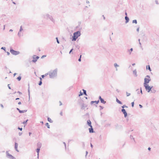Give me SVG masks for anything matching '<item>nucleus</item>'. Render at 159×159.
<instances>
[{
	"mask_svg": "<svg viewBox=\"0 0 159 159\" xmlns=\"http://www.w3.org/2000/svg\"><path fill=\"white\" fill-rule=\"evenodd\" d=\"M57 69H55L53 70H51L48 72L49 77L50 78H54V77L57 76Z\"/></svg>",
	"mask_w": 159,
	"mask_h": 159,
	"instance_id": "1",
	"label": "nucleus"
},
{
	"mask_svg": "<svg viewBox=\"0 0 159 159\" xmlns=\"http://www.w3.org/2000/svg\"><path fill=\"white\" fill-rule=\"evenodd\" d=\"M121 107L122 108L121 109V111L124 114V117L125 118H126L128 116V114L124 108L125 107L128 108V107L125 105H124L122 106Z\"/></svg>",
	"mask_w": 159,
	"mask_h": 159,
	"instance_id": "2",
	"label": "nucleus"
},
{
	"mask_svg": "<svg viewBox=\"0 0 159 159\" xmlns=\"http://www.w3.org/2000/svg\"><path fill=\"white\" fill-rule=\"evenodd\" d=\"M151 79H150V76L149 75H146L144 79V83H143L144 85L148 84V83L150 81H151Z\"/></svg>",
	"mask_w": 159,
	"mask_h": 159,
	"instance_id": "3",
	"label": "nucleus"
},
{
	"mask_svg": "<svg viewBox=\"0 0 159 159\" xmlns=\"http://www.w3.org/2000/svg\"><path fill=\"white\" fill-rule=\"evenodd\" d=\"M10 52L13 55H16L20 53V52L14 50L11 47H10Z\"/></svg>",
	"mask_w": 159,
	"mask_h": 159,
	"instance_id": "4",
	"label": "nucleus"
},
{
	"mask_svg": "<svg viewBox=\"0 0 159 159\" xmlns=\"http://www.w3.org/2000/svg\"><path fill=\"white\" fill-rule=\"evenodd\" d=\"M44 17L45 18H46L47 19H50V20H51L53 23H55V20L53 19L52 17L49 14H47L45 15Z\"/></svg>",
	"mask_w": 159,
	"mask_h": 159,
	"instance_id": "5",
	"label": "nucleus"
},
{
	"mask_svg": "<svg viewBox=\"0 0 159 159\" xmlns=\"http://www.w3.org/2000/svg\"><path fill=\"white\" fill-rule=\"evenodd\" d=\"M144 86L148 92H149L151 90V89H152L153 88V86H149L148 84H146L144 85Z\"/></svg>",
	"mask_w": 159,
	"mask_h": 159,
	"instance_id": "6",
	"label": "nucleus"
},
{
	"mask_svg": "<svg viewBox=\"0 0 159 159\" xmlns=\"http://www.w3.org/2000/svg\"><path fill=\"white\" fill-rule=\"evenodd\" d=\"M6 156L7 158L10 159H16V158L12 156L11 154H10L7 151L6 152Z\"/></svg>",
	"mask_w": 159,
	"mask_h": 159,
	"instance_id": "7",
	"label": "nucleus"
},
{
	"mask_svg": "<svg viewBox=\"0 0 159 159\" xmlns=\"http://www.w3.org/2000/svg\"><path fill=\"white\" fill-rule=\"evenodd\" d=\"M39 58V57L34 55L33 56V59L32 61L34 63H35L37 61V60Z\"/></svg>",
	"mask_w": 159,
	"mask_h": 159,
	"instance_id": "8",
	"label": "nucleus"
},
{
	"mask_svg": "<svg viewBox=\"0 0 159 159\" xmlns=\"http://www.w3.org/2000/svg\"><path fill=\"white\" fill-rule=\"evenodd\" d=\"M99 101L100 100V102L101 103L103 104H105L106 102L105 101L104 99L102 98L101 96H99L98 97Z\"/></svg>",
	"mask_w": 159,
	"mask_h": 159,
	"instance_id": "9",
	"label": "nucleus"
},
{
	"mask_svg": "<svg viewBox=\"0 0 159 159\" xmlns=\"http://www.w3.org/2000/svg\"><path fill=\"white\" fill-rule=\"evenodd\" d=\"M75 35L77 38H78L79 36H80L81 35L80 32V31H78L75 32L74 34Z\"/></svg>",
	"mask_w": 159,
	"mask_h": 159,
	"instance_id": "10",
	"label": "nucleus"
},
{
	"mask_svg": "<svg viewBox=\"0 0 159 159\" xmlns=\"http://www.w3.org/2000/svg\"><path fill=\"white\" fill-rule=\"evenodd\" d=\"M87 107V105L85 104L83 102L81 105V109L83 110L85 109V107Z\"/></svg>",
	"mask_w": 159,
	"mask_h": 159,
	"instance_id": "11",
	"label": "nucleus"
},
{
	"mask_svg": "<svg viewBox=\"0 0 159 159\" xmlns=\"http://www.w3.org/2000/svg\"><path fill=\"white\" fill-rule=\"evenodd\" d=\"M115 126L116 129H121L122 128V125H119L118 124H116Z\"/></svg>",
	"mask_w": 159,
	"mask_h": 159,
	"instance_id": "12",
	"label": "nucleus"
},
{
	"mask_svg": "<svg viewBox=\"0 0 159 159\" xmlns=\"http://www.w3.org/2000/svg\"><path fill=\"white\" fill-rule=\"evenodd\" d=\"M99 100H97V101H91L90 102V104L91 105H92L94 103L98 104L99 102Z\"/></svg>",
	"mask_w": 159,
	"mask_h": 159,
	"instance_id": "13",
	"label": "nucleus"
},
{
	"mask_svg": "<svg viewBox=\"0 0 159 159\" xmlns=\"http://www.w3.org/2000/svg\"><path fill=\"white\" fill-rule=\"evenodd\" d=\"M90 127V128H89V132L90 133H94V131L93 130V128L92 127V126H91Z\"/></svg>",
	"mask_w": 159,
	"mask_h": 159,
	"instance_id": "14",
	"label": "nucleus"
},
{
	"mask_svg": "<svg viewBox=\"0 0 159 159\" xmlns=\"http://www.w3.org/2000/svg\"><path fill=\"white\" fill-rule=\"evenodd\" d=\"M18 146V144L16 143H15V150L17 152H19V151L17 149Z\"/></svg>",
	"mask_w": 159,
	"mask_h": 159,
	"instance_id": "15",
	"label": "nucleus"
},
{
	"mask_svg": "<svg viewBox=\"0 0 159 159\" xmlns=\"http://www.w3.org/2000/svg\"><path fill=\"white\" fill-rule=\"evenodd\" d=\"M77 38H77V37H76V36L73 34V35L72 37V41H75L76 40Z\"/></svg>",
	"mask_w": 159,
	"mask_h": 159,
	"instance_id": "16",
	"label": "nucleus"
},
{
	"mask_svg": "<svg viewBox=\"0 0 159 159\" xmlns=\"http://www.w3.org/2000/svg\"><path fill=\"white\" fill-rule=\"evenodd\" d=\"M125 23L126 24L129 22V18L128 17V16H125Z\"/></svg>",
	"mask_w": 159,
	"mask_h": 159,
	"instance_id": "17",
	"label": "nucleus"
},
{
	"mask_svg": "<svg viewBox=\"0 0 159 159\" xmlns=\"http://www.w3.org/2000/svg\"><path fill=\"white\" fill-rule=\"evenodd\" d=\"M87 124L89 126V127H91V126H92V125H91V122L89 120H87Z\"/></svg>",
	"mask_w": 159,
	"mask_h": 159,
	"instance_id": "18",
	"label": "nucleus"
},
{
	"mask_svg": "<svg viewBox=\"0 0 159 159\" xmlns=\"http://www.w3.org/2000/svg\"><path fill=\"white\" fill-rule=\"evenodd\" d=\"M28 94L29 96V99H30V84L29 83H28Z\"/></svg>",
	"mask_w": 159,
	"mask_h": 159,
	"instance_id": "19",
	"label": "nucleus"
},
{
	"mask_svg": "<svg viewBox=\"0 0 159 159\" xmlns=\"http://www.w3.org/2000/svg\"><path fill=\"white\" fill-rule=\"evenodd\" d=\"M40 148V147H38L36 149V152L38 153V158H39V152Z\"/></svg>",
	"mask_w": 159,
	"mask_h": 159,
	"instance_id": "20",
	"label": "nucleus"
},
{
	"mask_svg": "<svg viewBox=\"0 0 159 159\" xmlns=\"http://www.w3.org/2000/svg\"><path fill=\"white\" fill-rule=\"evenodd\" d=\"M133 51V48H131L129 49H128L127 51L129 52V54L130 55L131 53V52Z\"/></svg>",
	"mask_w": 159,
	"mask_h": 159,
	"instance_id": "21",
	"label": "nucleus"
},
{
	"mask_svg": "<svg viewBox=\"0 0 159 159\" xmlns=\"http://www.w3.org/2000/svg\"><path fill=\"white\" fill-rule=\"evenodd\" d=\"M116 102L117 103H119L120 104H122V102L121 101H120L117 98H116Z\"/></svg>",
	"mask_w": 159,
	"mask_h": 159,
	"instance_id": "22",
	"label": "nucleus"
},
{
	"mask_svg": "<svg viewBox=\"0 0 159 159\" xmlns=\"http://www.w3.org/2000/svg\"><path fill=\"white\" fill-rule=\"evenodd\" d=\"M133 74L134 75V76L135 77H137V71H136V70H134L133 71Z\"/></svg>",
	"mask_w": 159,
	"mask_h": 159,
	"instance_id": "23",
	"label": "nucleus"
},
{
	"mask_svg": "<svg viewBox=\"0 0 159 159\" xmlns=\"http://www.w3.org/2000/svg\"><path fill=\"white\" fill-rule=\"evenodd\" d=\"M82 90L83 91V94H84L85 96H87V94L86 93V91L84 89H83Z\"/></svg>",
	"mask_w": 159,
	"mask_h": 159,
	"instance_id": "24",
	"label": "nucleus"
},
{
	"mask_svg": "<svg viewBox=\"0 0 159 159\" xmlns=\"http://www.w3.org/2000/svg\"><path fill=\"white\" fill-rule=\"evenodd\" d=\"M48 120L50 123H52L53 122V121L49 117H48Z\"/></svg>",
	"mask_w": 159,
	"mask_h": 159,
	"instance_id": "25",
	"label": "nucleus"
},
{
	"mask_svg": "<svg viewBox=\"0 0 159 159\" xmlns=\"http://www.w3.org/2000/svg\"><path fill=\"white\" fill-rule=\"evenodd\" d=\"M21 76L20 75H19L18 77L16 79L17 80L19 81H20L21 80Z\"/></svg>",
	"mask_w": 159,
	"mask_h": 159,
	"instance_id": "26",
	"label": "nucleus"
},
{
	"mask_svg": "<svg viewBox=\"0 0 159 159\" xmlns=\"http://www.w3.org/2000/svg\"><path fill=\"white\" fill-rule=\"evenodd\" d=\"M27 111V110H20V113H23L26 112Z\"/></svg>",
	"mask_w": 159,
	"mask_h": 159,
	"instance_id": "27",
	"label": "nucleus"
},
{
	"mask_svg": "<svg viewBox=\"0 0 159 159\" xmlns=\"http://www.w3.org/2000/svg\"><path fill=\"white\" fill-rule=\"evenodd\" d=\"M49 74V73H46L45 74V75H41V77H42L43 78L45 76H47V75H48V74Z\"/></svg>",
	"mask_w": 159,
	"mask_h": 159,
	"instance_id": "28",
	"label": "nucleus"
},
{
	"mask_svg": "<svg viewBox=\"0 0 159 159\" xmlns=\"http://www.w3.org/2000/svg\"><path fill=\"white\" fill-rule=\"evenodd\" d=\"M45 125L46 126H47L48 128L49 129L50 128V125H49V124L48 123H46Z\"/></svg>",
	"mask_w": 159,
	"mask_h": 159,
	"instance_id": "29",
	"label": "nucleus"
},
{
	"mask_svg": "<svg viewBox=\"0 0 159 159\" xmlns=\"http://www.w3.org/2000/svg\"><path fill=\"white\" fill-rule=\"evenodd\" d=\"M130 138L131 139H133L135 143L136 142L134 140V138L133 137V136H132V135H130Z\"/></svg>",
	"mask_w": 159,
	"mask_h": 159,
	"instance_id": "30",
	"label": "nucleus"
},
{
	"mask_svg": "<svg viewBox=\"0 0 159 159\" xmlns=\"http://www.w3.org/2000/svg\"><path fill=\"white\" fill-rule=\"evenodd\" d=\"M28 120V119L25 120L23 122V124L25 125H26L27 124V122Z\"/></svg>",
	"mask_w": 159,
	"mask_h": 159,
	"instance_id": "31",
	"label": "nucleus"
},
{
	"mask_svg": "<svg viewBox=\"0 0 159 159\" xmlns=\"http://www.w3.org/2000/svg\"><path fill=\"white\" fill-rule=\"evenodd\" d=\"M132 23H135V24H137V20H133L132 21Z\"/></svg>",
	"mask_w": 159,
	"mask_h": 159,
	"instance_id": "32",
	"label": "nucleus"
},
{
	"mask_svg": "<svg viewBox=\"0 0 159 159\" xmlns=\"http://www.w3.org/2000/svg\"><path fill=\"white\" fill-rule=\"evenodd\" d=\"M1 49L3 50L5 52H6V48L5 47H1Z\"/></svg>",
	"mask_w": 159,
	"mask_h": 159,
	"instance_id": "33",
	"label": "nucleus"
},
{
	"mask_svg": "<svg viewBox=\"0 0 159 159\" xmlns=\"http://www.w3.org/2000/svg\"><path fill=\"white\" fill-rule=\"evenodd\" d=\"M151 91L152 93H155L156 92V90H155L154 89H151Z\"/></svg>",
	"mask_w": 159,
	"mask_h": 159,
	"instance_id": "34",
	"label": "nucleus"
},
{
	"mask_svg": "<svg viewBox=\"0 0 159 159\" xmlns=\"http://www.w3.org/2000/svg\"><path fill=\"white\" fill-rule=\"evenodd\" d=\"M41 144L40 143H38L37 144V146L38 147H40L41 148Z\"/></svg>",
	"mask_w": 159,
	"mask_h": 159,
	"instance_id": "35",
	"label": "nucleus"
},
{
	"mask_svg": "<svg viewBox=\"0 0 159 159\" xmlns=\"http://www.w3.org/2000/svg\"><path fill=\"white\" fill-rule=\"evenodd\" d=\"M42 84V81H41V80H40L39 82V83H38V84L40 86Z\"/></svg>",
	"mask_w": 159,
	"mask_h": 159,
	"instance_id": "36",
	"label": "nucleus"
},
{
	"mask_svg": "<svg viewBox=\"0 0 159 159\" xmlns=\"http://www.w3.org/2000/svg\"><path fill=\"white\" fill-rule=\"evenodd\" d=\"M83 95V93H82L81 92V91H80V94L79 95V96H80L82 95Z\"/></svg>",
	"mask_w": 159,
	"mask_h": 159,
	"instance_id": "37",
	"label": "nucleus"
},
{
	"mask_svg": "<svg viewBox=\"0 0 159 159\" xmlns=\"http://www.w3.org/2000/svg\"><path fill=\"white\" fill-rule=\"evenodd\" d=\"M81 57H82V55H80V57L78 59V61H81Z\"/></svg>",
	"mask_w": 159,
	"mask_h": 159,
	"instance_id": "38",
	"label": "nucleus"
},
{
	"mask_svg": "<svg viewBox=\"0 0 159 159\" xmlns=\"http://www.w3.org/2000/svg\"><path fill=\"white\" fill-rule=\"evenodd\" d=\"M114 66L115 67H118L119 66L116 63H115L114 64Z\"/></svg>",
	"mask_w": 159,
	"mask_h": 159,
	"instance_id": "39",
	"label": "nucleus"
},
{
	"mask_svg": "<svg viewBox=\"0 0 159 159\" xmlns=\"http://www.w3.org/2000/svg\"><path fill=\"white\" fill-rule=\"evenodd\" d=\"M140 93H141L142 94H143V93H142V90L141 88L140 91L139 92V91H138V92H137L138 94H139Z\"/></svg>",
	"mask_w": 159,
	"mask_h": 159,
	"instance_id": "40",
	"label": "nucleus"
},
{
	"mask_svg": "<svg viewBox=\"0 0 159 159\" xmlns=\"http://www.w3.org/2000/svg\"><path fill=\"white\" fill-rule=\"evenodd\" d=\"M126 96L127 97L129 96L130 95V93H128V92H126Z\"/></svg>",
	"mask_w": 159,
	"mask_h": 159,
	"instance_id": "41",
	"label": "nucleus"
},
{
	"mask_svg": "<svg viewBox=\"0 0 159 159\" xmlns=\"http://www.w3.org/2000/svg\"><path fill=\"white\" fill-rule=\"evenodd\" d=\"M99 107H100V110H101L104 108V107L101 106H99Z\"/></svg>",
	"mask_w": 159,
	"mask_h": 159,
	"instance_id": "42",
	"label": "nucleus"
},
{
	"mask_svg": "<svg viewBox=\"0 0 159 159\" xmlns=\"http://www.w3.org/2000/svg\"><path fill=\"white\" fill-rule=\"evenodd\" d=\"M18 36L19 37H20L21 35V33H20V32H19L18 33Z\"/></svg>",
	"mask_w": 159,
	"mask_h": 159,
	"instance_id": "43",
	"label": "nucleus"
},
{
	"mask_svg": "<svg viewBox=\"0 0 159 159\" xmlns=\"http://www.w3.org/2000/svg\"><path fill=\"white\" fill-rule=\"evenodd\" d=\"M56 39L57 43H60L59 41V40L58 39V38L57 37H56Z\"/></svg>",
	"mask_w": 159,
	"mask_h": 159,
	"instance_id": "44",
	"label": "nucleus"
},
{
	"mask_svg": "<svg viewBox=\"0 0 159 159\" xmlns=\"http://www.w3.org/2000/svg\"><path fill=\"white\" fill-rule=\"evenodd\" d=\"M148 70H149L150 71H151V68L150 66L149 65L148 66Z\"/></svg>",
	"mask_w": 159,
	"mask_h": 159,
	"instance_id": "45",
	"label": "nucleus"
},
{
	"mask_svg": "<svg viewBox=\"0 0 159 159\" xmlns=\"http://www.w3.org/2000/svg\"><path fill=\"white\" fill-rule=\"evenodd\" d=\"M73 50H74V49L73 48L71 49V50H70V52H69V53L70 54L72 52Z\"/></svg>",
	"mask_w": 159,
	"mask_h": 159,
	"instance_id": "46",
	"label": "nucleus"
},
{
	"mask_svg": "<svg viewBox=\"0 0 159 159\" xmlns=\"http://www.w3.org/2000/svg\"><path fill=\"white\" fill-rule=\"evenodd\" d=\"M23 30V29L22 26L20 27V28L19 30V32H21Z\"/></svg>",
	"mask_w": 159,
	"mask_h": 159,
	"instance_id": "47",
	"label": "nucleus"
},
{
	"mask_svg": "<svg viewBox=\"0 0 159 159\" xmlns=\"http://www.w3.org/2000/svg\"><path fill=\"white\" fill-rule=\"evenodd\" d=\"M131 104V106L132 107H134V102H132Z\"/></svg>",
	"mask_w": 159,
	"mask_h": 159,
	"instance_id": "48",
	"label": "nucleus"
},
{
	"mask_svg": "<svg viewBox=\"0 0 159 159\" xmlns=\"http://www.w3.org/2000/svg\"><path fill=\"white\" fill-rule=\"evenodd\" d=\"M75 47H76V48H77L78 49H79L80 48V46H79L78 45H76Z\"/></svg>",
	"mask_w": 159,
	"mask_h": 159,
	"instance_id": "49",
	"label": "nucleus"
},
{
	"mask_svg": "<svg viewBox=\"0 0 159 159\" xmlns=\"http://www.w3.org/2000/svg\"><path fill=\"white\" fill-rule=\"evenodd\" d=\"M18 129L20 130V131H22V128H20L19 127H18Z\"/></svg>",
	"mask_w": 159,
	"mask_h": 159,
	"instance_id": "50",
	"label": "nucleus"
},
{
	"mask_svg": "<svg viewBox=\"0 0 159 159\" xmlns=\"http://www.w3.org/2000/svg\"><path fill=\"white\" fill-rule=\"evenodd\" d=\"M82 146L83 148H84V146H85L84 143V142H82Z\"/></svg>",
	"mask_w": 159,
	"mask_h": 159,
	"instance_id": "51",
	"label": "nucleus"
},
{
	"mask_svg": "<svg viewBox=\"0 0 159 159\" xmlns=\"http://www.w3.org/2000/svg\"><path fill=\"white\" fill-rule=\"evenodd\" d=\"M10 84H8V89H11V87H10Z\"/></svg>",
	"mask_w": 159,
	"mask_h": 159,
	"instance_id": "52",
	"label": "nucleus"
},
{
	"mask_svg": "<svg viewBox=\"0 0 159 159\" xmlns=\"http://www.w3.org/2000/svg\"><path fill=\"white\" fill-rule=\"evenodd\" d=\"M63 143V144H64V146H65V148H66V143H65V142H64Z\"/></svg>",
	"mask_w": 159,
	"mask_h": 159,
	"instance_id": "53",
	"label": "nucleus"
},
{
	"mask_svg": "<svg viewBox=\"0 0 159 159\" xmlns=\"http://www.w3.org/2000/svg\"><path fill=\"white\" fill-rule=\"evenodd\" d=\"M46 55H43V56H42V57H41V58H44L45 57H46Z\"/></svg>",
	"mask_w": 159,
	"mask_h": 159,
	"instance_id": "54",
	"label": "nucleus"
},
{
	"mask_svg": "<svg viewBox=\"0 0 159 159\" xmlns=\"http://www.w3.org/2000/svg\"><path fill=\"white\" fill-rule=\"evenodd\" d=\"M60 115H61V116H63V113H62V111H61L60 112Z\"/></svg>",
	"mask_w": 159,
	"mask_h": 159,
	"instance_id": "55",
	"label": "nucleus"
},
{
	"mask_svg": "<svg viewBox=\"0 0 159 159\" xmlns=\"http://www.w3.org/2000/svg\"><path fill=\"white\" fill-rule=\"evenodd\" d=\"M59 102L60 103L59 105L60 106H61V105H62V102H61V101H59Z\"/></svg>",
	"mask_w": 159,
	"mask_h": 159,
	"instance_id": "56",
	"label": "nucleus"
},
{
	"mask_svg": "<svg viewBox=\"0 0 159 159\" xmlns=\"http://www.w3.org/2000/svg\"><path fill=\"white\" fill-rule=\"evenodd\" d=\"M22 133L21 132H19V136H20L22 134Z\"/></svg>",
	"mask_w": 159,
	"mask_h": 159,
	"instance_id": "57",
	"label": "nucleus"
},
{
	"mask_svg": "<svg viewBox=\"0 0 159 159\" xmlns=\"http://www.w3.org/2000/svg\"><path fill=\"white\" fill-rule=\"evenodd\" d=\"M17 93H19L20 94H22V93L21 92H20L19 91H18L17 92Z\"/></svg>",
	"mask_w": 159,
	"mask_h": 159,
	"instance_id": "58",
	"label": "nucleus"
},
{
	"mask_svg": "<svg viewBox=\"0 0 159 159\" xmlns=\"http://www.w3.org/2000/svg\"><path fill=\"white\" fill-rule=\"evenodd\" d=\"M139 107L140 108H142L143 107V106L141 105V104H139Z\"/></svg>",
	"mask_w": 159,
	"mask_h": 159,
	"instance_id": "59",
	"label": "nucleus"
},
{
	"mask_svg": "<svg viewBox=\"0 0 159 159\" xmlns=\"http://www.w3.org/2000/svg\"><path fill=\"white\" fill-rule=\"evenodd\" d=\"M155 2H156V4H158V1L157 0H155Z\"/></svg>",
	"mask_w": 159,
	"mask_h": 159,
	"instance_id": "60",
	"label": "nucleus"
},
{
	"mask_svg": "<svg viewBox=\"0 0 159 159\" xmlns=\"http://www.w3.org/2000/svg\"><path fill=\"white\" fill-rule=\"evenodd\" d=\"M72 88V86H70V87H69V90H70Z\"/></svg>",
	"mask_w": 159,
	"mask_h": 159,
	"instance_id": "61",
	"label": "nucleus"
},
{
	"mask_svg": "<svg viewBox=\"0 0 159 159\" xmlns=\"http://www.w3.org/2000/svg\"><path fill=\"white\" fill-rule=\"evenodd\" d=\"M88 154V151H86V155H85V157H86V156H87V155Z\"/></svg>",
	"mask_w": 159,
	"mask_h": 159,
	"instance_id": "62",
	"label": "nucleus"
},
{
	"mask_svg": "<svg viewBox=\"0 0 159 159\" xmlns=\"http://www.w3.org/2000/svg\"><path fill=\"white\" fill-rule=\"evenodd\" d=\"M7 55H9L10 54V52H6Z\"/></svg>",
	"mask_w": 159,
	"mask_h": 159,
	"instance_id": "63",
	"label": "nucleus"
},
{
	"mask_svg": "<svg viewBox=\"0 0 159 159\" xmlns=\"http://www.w3.org/2000/svg\"><path fill=\"white\" fill-rule=\"evenodd\" d=\"M139 27H138V28H137L136 30H137V32H139Z\"/></svg>",
	"mask_w": 159,
	"mask_h": 159,
	"instance_id": "64",
	"label": "nucleus"
}]
</instances>
